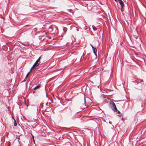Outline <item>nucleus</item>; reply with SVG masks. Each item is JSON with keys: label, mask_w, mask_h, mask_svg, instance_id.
I'll return each instance as SVG.
<instances>
[{"label": "nucleus", "mask_w": 146, "mask_h": 146, "mask_svg": "<svg viewBox=\"0 0 146 146\" xmlns=\"http://www.w3.org/2000/svg\"><path fill=\"white\" fill-rule=\"evenodd\" d=\"M35 92V91H33V94H34V93Z\"/></svg>", "instance_id": "17"}, {"label": "nucleus", "mask_w": 146, "mask_h": 146, "mask_svg": "<svg viewBox=\"0 0 146 146\" xmlns=\"http://www.w3.org/2000/svg\"><path fill=\"white\" fill-rule=\"evenodd\" d=\"M84 103L85 104V103L86 102V100H85V97L84 98Z\"/></svg>", "instance_id": "12"}, {"label": "nucleus", "mask_w": 146, "mask_h": 146, "mask_svg": "<svg viewBox=\"0 0 146 146\" xmlns=\"http://www.w3.org/2000/svg\"><path fill=\"white\" fill-rule=\"evenodd\" d=\"M53 28L51 26V25L49 27V31L52 32L53 31Z\"/></svg>", "instance_id": "4"}, {"label": "nucleus", "mask_w": 146, "mask_h": 146, "mask_svg": "<svg viewBox=\"0 0 146 146\" xmlns=\"http://www.w3.org/2000/svg\"><path fill=\"white\" fill-rule=\"evenodd\" d=\"M115 1H117V0H115Z\"/></svg>", "instance_id": "22"}, {"label": "nucleus", "mask_w": 146, "mask_h": 146, "mask_svg": "<svg viewBox=\"0 0 146 146\" xmlns=\"http://www.w3.org/2000/svg\"><path fill=\"white\" fill-rule=\"evenodd\" d=\"M81 108H82V109H83L84 108H86V105H84L83 106H80Z\"/></svg>", "instance_id": "8"}, {"label": "nucleus", "mask_w": 146, "mask_h": 146, "mask_svg": "<svg viewBox=\"0 0 146 146\" xmlns=\"http://www.w3.org/2000/svg\"><path fill=\"white\" fill-rule=\"evenodd\" d=\"M76 30H77V31H78V30L77 29H76Z\"/></svg>", "instance_id": "18"}, {"label": "nucleus", "mask_w": 146, "mask_h": 146, "mask_svg": "<svg viewBox=\"0 0 146 146\" xmlns=\"http://www.w3.org/2000/svg\"><path fill=\"white\" fill-rule=\"evenodd\" d=\"M92 27L93 30L94 31H96L97 30V28L94 26L93 25L92 26Z\"/></svg>", "instance_id": "7"}, {"label": "nucleus", "mask_w": 146, "mask_h": 146, "mask_svg": "<svg viewBox=\"0 0 146 146\" xmlns=\"http://www.w3.org/2000/svg\"><path fill=\"white\" fill-rule=\"evenodd\" d=\"M91 46H92V47H94L92 44H90Z\"/></svg>", "instance_id": "16"}, {"label": "nucleus", "mask_w": 146, "mask_h": 146, "mask_svg": "<svg viewBox=\"0 0 146 146\" xmlns=\"http://www.w3.org/2000/svg\"><path fill=\"white\" fill-rule=\"evenodd\" d=\"M121 6V11H123L124 10V4L122 0H120L119 2Z\"/></svg>", "instance_id": "3"}, {"label": "nucleus", "mask_w": 146, "mask_h": 146, "mask_svg": "<svg viewBox=\"0 0 146 146\" xmlns=\"http://www.w3.org/2000/svg\"><path fill=\"white\" fill-rule=\"evenodd\" d=\"M42 56V55L40 56L38 59L34 63L33 66L31 67L30 71H31L32 69L35 68V67L37 66L40 63V60Z\"/></svg>", "instance_id": "2"}, {"label": "nucleus", "mask_w": 146, "mask_h": 146, "mask_svg": "<svg viewBox=\"0 0 146 146\" xmlns=\"http://www.w3.org/2000/svg\"><path fill=\"white\" fill-rule=\"evenodd\" d=\"M118 112L119 113H120L119 111H118Z\"/></svg>", "instance_id": "23"}, {"label": "nucleus", "mask_w": 146, "mask_h": 146, "mask_svg": "<svg viewBox=\"0 0 146 146\" xmlns=\"http://www.w3.org/2000/svg\"><path fill=\"white\" fill-rule=\"evenodd\" d=\"M55 28V32H54L55 33H57L58 32V30L57 29V28L56 27H54Z\"/></svg>", "instance_id": "10"}, {"label": "nucleus", "mask_w": 146, "mask_h": 146, "mask_svg": "<svg viewBox=\"0 0 146 146\" xmlns=\"http://www.w3.org/2000/svg\"><path fill=\"white\" fill-rule=\"evenodd\" d=\"M95 55L97 56V54H96V52H95V53H94Z\"/></svg>", "instance_id": "13"}, {"label": "nucleus", "mask_w": 146, "mask_h": 146, "mask_svg": "<svg viewBox=\"0 0 146 146\" xmlns=\"http://www.w3.org/2000/svg\"><path fill=\"white\" fill-rule=\"evenodd\" d=\"M14 125L15 126H16V125H17V123H16V121L14 119Z\"/></svg>", "instance_id": "11"}, {"label": "nucleus", "mask_w": 146, "mask_h": 146, "mask_svg": "<svg viewBox=\"0 0 146 146\" xmlns=\"http://www.w3.org/2000/svg\"><path fill=\"white\" fill-rule=\"evenodd\" d=\"M40 84H38L37 86L35 87L33 89V90H35V89L39 88L40 87Z\"/></svg>", "instance_id": "5"}, {"label": "nucleus", "mask_w": 146, "mask_h": 146, "mask_svg": "<svg viewBox=\"0 0 146 146\" xmlns=\"http://www.w3.org/2000/svg\"><path fill=\"white\" fill-rule=\"evenodd\" d=\"M48 103H46V105L47 106H48Z\"/></svg>", "instance_id": "20"}, {"label": "nucleus", "mask_w": 146, "mask_h": 146, "mask_svg": "<svg viewBox=\"0 0 146 146\" xmlns=\"http://www.w3.org/2000/svg\"><path fill=\"white\" fill-rule=\"evenodd\" d=\"M26 80V79L25 78L24 79V80H23V81L24 82V81H25Z\"/></svg>", "instance_id": "15"}, {"label": "nucleus", "mask_w": 146, "mask_h": 146, "mask_svg": "<svg viewBox=\"0 0 146 146\" xmlns=\"http://www.w3.org/2000/svg\"><path fill=\"white\" fill-rule=\"evenodd\" d=\"M109 123L110 124H112V122H111L110 121L109 122Z\"/></svg>", "instance_id": "14"}, {"label": "nucleus", "mask_w": 146, "mask_h": 146, "mask_svg": "<svg viewBox=\"0 0 146 146\" xmlns=\"http://www.w3.org/2000/svg\"><path fill=\"white\" fill-rule=\"evenodd\" d=\"M31 71H30L27 74L26 76V77H25V79H26V80H27V77H28V76L29 74V73Z\"/></svg>", "instance_id": "9"}, {"label": "nucleus", "mask_w": 146, "mask_h": 146, "mask_svg": "<svg viewBox=\"0 0 146 146\" xmlns=\"http://www.w3.org/2000/svg\"><path fill=\"white\" fill-rule=\"evenodd\" d=\"M137 38H138L137 37H136L135 38L136 39H137Z\"/></svg>", "instance_id": "19"}, {"label": "nucleus", "mask_w": 146, "mask_h": 146, "mask_svg": "<svg viewBox=\"0 0 146 146\" xmlns=\"http://www.w3.org/2000/svg\"><path fill=\"white\" fill-rule=\"evenodd\" d=\"M110 107L114 112H117V111L115 103L113 102H111L110 103Z\"/></svg>", "instance_id": "1"}, {"label": "nucleus", "mask_w": 146, "mask_h": 146, "mask_svg": "<svg viewBox=\"0 0 146 146\" xmlns=\"http://www.w3.org/2000/svg\"><path fill=\"white\" fill-rule=\"evenodd\" d=\"M63 31H64V29H63Z\"/></svg>", "instance_id": "21"}, {"label": "nucleus", "mask_w": 146, "mask_h": 146, "mask_svg": "<svg viewBox=\"0 0 146 146\" xmlns=\"http://www.w3.org/2000/svg\"><path fill=\"white\" fill-rule=\"evenodd\" d=\"M142 82H143V80H142Z\"/></svg>", "instance_id": "24"}, {"label": "nucleus", "mask_w": 146, "mask_h": 146, "mask_svg": "<svg viewBox=\"0 0 146 146\" xmlns=\"http://www.w3.org/2000/svg\"><path fill=\"white\" fill-rule=\"evenodd\" d=\"M92 50L94 53H95V52H97L96 49L94 47H92Z\"/></svg>", "instance_id": "6"}]
</instances>
